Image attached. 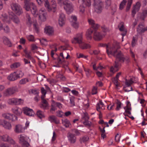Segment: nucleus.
Segmentation results:
<instances>
[{
	"instance_id": "29",
	"label": "nucleus",
	"mask_w": 147,
	"mask_h": 147,
	"mask_svg": "<svg viewBox=\"0 0 147 147\" xmlns=\"http://www.w3.org/2000/svg\"><path fill=\"white\" fill-rule=\"evenodd\" d=\"M144 25L142 23L140 24L137 28V31L139 33H142L147 30H146L147 29V27L145 28H144Z\"/></svg>"
},
{
	"instance_id": "46",
	"label": "nucleus",
	"mask_w": 147,
	"mask_h": 147,
	"mask_svg": "<svg viewBox=\"0 0 147 147\" xmlns=\"http://www.w3.org/2000/svg\"><path fill=\"white\" fill-rule=\"evenodd\" d=\"M132 3V0H128V3L127 4L126 10L127 11H128L130 9Z\"/></svg>"
},
{
	"instance_id": "62",
	"label": "nucleus",
	"mask_w": 147,
	"mask_h": 147,
	"mask_svg": "<svg viewBox=\"0 0 147 147\" xmlns=\"http://www.w3.org/2000/svg\"><path fill=\"white\" fill-rule=\"evenodd\" d=\"M78 57V58H82L85 59H86L87 56H84L83 54L82 53H80L77 55Z\"/></svg>"
},
{
	"instance_id": "48",
	"label": "nucleus",
	"mask_w": 147,
	"mask_h": 147,
	"mask_svg": "<svg viewBox=\"0 0 147 147\" xmlns=\"http://www.w3.org/2000/svg\"><path fill=\"white\" fill-rule=\"evenodd\" d=\"M26 38L29 41L33 42L34 41V37L33 35H27Z\"/></svg>"
},
{
	"instance_id": "60",
	"label": "nucleus",
	"mask_w": 147,
	"mask_h": 147,
	"mask_svg": "<svg viewBox=\"0 0 147 147\" xmlns=\"http://www.w3.org/2000/svg\"><path fill=\"white\" fill-rule=\"evenodd\" d=\"M71 21L73 22H76L77 21V18L75 16H72L71 17Z\"/></svg>"
},
{
	"instance_id": "13",
	"label": "nucleus",
	"mask_w": 147,
	"mask_h": 147,
	"mask_svg": "<svg viewBox=\"0 0 147 147\" xmlns=\"http://www.w3.org/2000/svg\"><path fill=\"white\" fill-rule=\"evenodd\" d=\"M11 7L12 10L17 15H20L22 13V8L18 3H13L11 4Z\"/></svg>"
},
{
	"instance_id": "22",
	"label": "nucleus",
	"mask_w": 147,
	"mask_h": 147,
	"mask_svg": "<svg viewBox=\"0 0 147 147\" xmlns=\"http://www.w3.org/2000/svg\"><path fill=\"white\" fill-rule=\"evenodd\" d=\"M23 111L24 114L28 116H33L34 113L32 109L27 107L23 108Z\"/></svg>"
},
{
	"instance_id": "41",
	"label": "nucleus",
	"mask_w": 147,
	"mask_h": 147,
	"mask_svg": "<svg viewBox=\"0 0 147 147\" xmlns=\"http://www.w3.org/2000/svg\"><path fill=\"white\" fill-rule=\"evenodd\" d=\"M89 139V138L87 136H85L80 139V142L81 143H84L87 142Z\"/></svg>"
},
{
	"instance_id": "64",
	"label": "nucleus",
	"mask_w": 147,
	"mask_h": 147,
	"mask_svg": "<svg viewBox=\"0 0 147 147\" xmlns=\"http://www.w3.org/2000/svg\"><path fill=\"white\" fill-rule=\"evenodd\" d=\"M0 147H11L7 144L2 143L0 145Z\"/></svg>"
},
{
	"instance_id": "8",
	"label": "nucleus",
	"mask_w": 147,
	"mask_h": 147,
	"mask_svg": "<svg viewBox=\"0 0 147 147\" xmlns=\"http://www.w3.org/2000/svg\"><path fill=\"white\" fill-rule=\"evenodd\" d=\"M24 75V73L21 70H18L10 74L7 79L10 81H13L22 77Z\"/></svg>"
},
{
	"instance_id": "11",
	"label": "nucleus",
	"mask_w": 147,
	"mask_h": 147,
	"mask_svg": "<svg viewBox=\"0 0 147 147\" xmlns=\"http://www.w3.org/2000/svg\"><path fill=\"white\" fill-rule=\"evenodd\" d=\"M103 4L101 0H94V6L95 11L98 13L101 12Z\"/></svg>"
},
{
	"instance_id": "6",
	"label": "nucleus",
	"mask_w": 147,
	"mask_h": 147,
	"mask_svg": "<svg viewBox=\"0 0 147 147\" xmlns=\"http://www.w3.org/2000/svg\"><path fill=\"white\" fill-rule=\"evenodd\" d=\"M98 29H93V31L92 33V37H93L94 39L96 40H101L105 35V33L108 31V29L106 26H103L102 27V31L104 32L103 34H101L100 32L97 31Z\"/></svg>"
},
{
	"instance_id": "36",
	"label": "nucleus",
	"mask_w": 147,
	"mask_h": 147,
	"mask_svg": "<svg viewBox=\"0 0 147 147\" xmlns=\"http://www.w3.org/2000/svg\"><path fill=\"white\" fill-rule=\"evenodd\" d=\"M147 16V8L144 9L141 14L140 18L142 20H144Z\"/></svg>"
},
{
	"instance_id": "12",
	"label": "nucleus",
	"mask_w": 147,
	"mask_h": 147,
	"mask_svg": "<svg viewBox=\"0 0 147 147\" xmlns=\"http://www.w3.org/2000/svg\"><path fill=\"white\" fill-rule=\"evenodd\" d=\"M79 3H82V5L80 6V12L81 13H83L85 11V7H89L91 5L90 0H79Z\"/></svg>"
},
{
	"instance_id": "20",
	"label": "nucleus",
	"mask_w": 147,
	"mask_h": 147,
	"mask_svg": "<svg viewBox=\"0 0 147 147\" xmlns=\"http://www.w3.org/2000/svg\"><path fill=\"white\" fill-rule=\"evenodd\" d=\"M65 14L61 13L59 15L58 22L59 25L60 26H63L65 24Z\"/></svg>"
},
{
	"instance_id": "61",
	"label": "nucleus",
	"mask_w": 147,
	"mask_h": 147,
	"mask_svg": "<svg viewBox=\"0 0 147 147\" xmlns=\"http://www.w3.org/2000/svg\"><path fill=\"white\" fill-rule=\"evenodd\" d=\"M57 116L59 117H62L63 115V113L61 111H59L57 112Z\"/></svg>"
},
{
	"instance_id": "17",
	"label": "nucleus",
	"mask_w": 147,
	"mask_h": 147,
	"mask_svg": "<svg viewBox=\"0 0 147 147\" xmlns=\"http://www.w3.org/2000/svg\"><path fill=\"white\" fill-rule=\"evenodd\" d=\"M57 107L60 109L62 107V104L59 102H56L53 101L51 103L50 112L52 113H53V112L57 109Z\"/></svg>"
},
{
	"instance_id": "43",
	"label": "nucleus",
	"mask_w": 147,
	"mask_h": 147,
	"mask_svg": "<svg viewBox=\"0 0 147 147\" xmlns=\"http://www.w3.org/2000/svg\"><path fill=\"white\" fill-rule=\"evenodd\" d=\"M29 81L28 78H23L20 80V83L21 84H24L28 82Z\"/></svg>"
},
{
	"instance_id": "25",
	"label": "nucleus",
	"mask_w": 147,
	"mask_h": 147,
	"mask_svg": "<svg viewBox=\"0 0 147 147\" xmlns=\"http://www.w3.org/2000/svg\"><path fill=\"white\" fill-rule=\"evenodd\" d=\"M24 129V127L22 125L18 124L15 126L14 130L16 133H19L23 132Z\"/></svg>"
},
{
	"instance_id": "26",
	"label": "nucleus",
	"mask_w": 147,
	"mask_h": 147,
	"mask_svg": "<svg viewBox=\"0 0 147 147\" xmlns=\"http://www.w3.org/2000/svg\"><path fill=\"white\" fill-rule=\"evenodd\" d=\"M9 18L16 24H18L19 22V18L13 13H12L11 14H9Z\"/></svg>"
},
{
	"instance_id": "52",
	"label": "nucleus",
	"mask_w": 147,
	"mask_h": 147,
	"mask_svg": "<svg viewBox=\"0 0 147 147\" xmlns=\"http://www.w3.org/2000/svg\"><path fill=\"white\" fill-rule=\"evenodd\" d=\"M106 6L107 9H108L111 4V0H106L105 1Z\"/></svg>"
},
{
	"instance_id": "57",
	"label": "nucleus",
	"mask_w": 147,
	"mask_h": 147,
	"mask_svg": "<svg viewBox=\"0 0 147 147\" xmlns=\"http://www.w3.org/2000/svg\"><path fill=\"white\" fill-rule=\"evenodd\" d=\"M72 25L76 29L78 28L79 27V24L78 23L76 22H73Z\"/></svg>"
},
{
	"instance_id": "33",
	"label": "nucleus",
	"mask_w": 147,
	"mask_h": 147,
	"mask_svg": "<svg viewBox=\"0 0 147 147\" xmlns=\"http://www.w3.org/2000/svg\"><path fill=\"white\" fill-rule=\"evenodd\" d=\"M3 41L4 43L9 47L12 46V44L9 39L5 36L3 38Z\"/></svg>"
},
{
	"instance_id": "44",
	"label": "nucleus",
	"mask_w": 147,
	"mask_h": 147,
	"mask_svg": "<svg viewBox=\"0 0 147 147\" xmlns=\"http://www.w3.org/2000/svg\"><path fill=\"white\" fill-rule=\"evenodd\" d=\"M84 70L86 72V74L87 76L89 77L90 76L91 73H92V71L86 68H84Z\"/></svg>"
},
{
	"instance_id": "45",
	"label": "nucleus",
	"mask_w": 147,
	"mask_h": 147,
	"mask_svg": "<svg viewBox=\"0 0 147 147\" xmlns=\"http://www.w3.org/2000/svg\"><path fill=\"white\" fill-rule=\"evenodd\" d=\"M40 42L42 45H46L48 44V41L45 38H42L40 40Z\"/></svg>"
},
{
	"instance_id": "58",
	"label": "nucleus",
	"mask_w": 147,
	"mask_h": 147,
	"mask_svg": "<svg viewBox=\"0 0 147 147\" xmlns=\"http://www.w3.org/2000/svg\"><path fill=\"white\" fill-rule=\"evenodd\" d=\"M130 53L131 57L133 59L134 61L136 62V59L135 58V55L131 49L130 50Z\"/></svg>"
},
{
	"instance_id": "4",
	"label": "nucleus",
	"mask_w": 147,
	"mask_h": 147,
	"mask_svg": "<svg viewBox=\"0 0 147 147\" xmlns=\"http://www.w3.org/2000/svg\"><path fill=\"white\" fill-rule=\"evenodd\" d=\"M36 0L39 5H42L44 4L48 11H52L53 12H55L56 11V5L55 1L53 0L51 2V5H50L49 4V1L48 0Z\"/></svg>"
},
{
	"instance_id": "15",
	"label": "nucleus",
	"mask_w": 147,
	"mask_h": 147,
	"mask_svg": "<svg viewBox=\"0 0 147 147\" xmlns=\"http://www.w3.org/2000/svg\"><path fill=\"white\" fill-rule=\"evenodd\" d=\"M7 102L9 104L11 105H19L22 104L23 100L21 99L13 98L9 99Z\"/></svg>"
},
{
	"instance_id": "47",
	"label": "nucleus",
	"mask_w": 147,
	"mask_h": 147,
	"mask_svg": "<svg viewBox=\"0 0 147 147\" xmlns=\"http://www.w3.org/2000/svg\"><path fill=\"white\" fill-rule=\"evenodd\" d=\"M132 3V0H128V3L127 4L126 10L127 11H128L130 9Z\"/></svg>"
},
{
	"instance_id": "39",
	"label": "nucleus",
	"mask_w": 147,
	"mask_h": 147,
	"mask_svg": "<svg viewBox=\"0 0 147 147\" xmlns=\"http://www.w3.org/2000/svg\"><path fill=\"white\" fill-rule=\"evenodd\" d=\"M24 52L25 54V56L28 59L32 57L31 56V52L30 51H28L26 49H25L24 50Z\"/></svg>"
},
{
	"instance_id": "40",
	"label": "nucleus",
	"mask_w": 147,
	"mask_h": 147,
	"mask_svg": "<svg viewBox=\"0 0 147 147\" xmlns=\"http://www.w3.org/2000/svg\"><path fill=\"white\" fill-rule=\"evenodd\" d=\"M36 115L40 119H41L44 117L43 112L40 110H38L37 111Z\"/></svg>"
},
{
	"instance_id": "37",
	"label": "nucleus",
	"mask_w": 147,
	"mask_h": 147,
	"mask_svg": "<svg viewBox=\"0 0 147 147\" xmlns=\"http://www.w3.org/2000/svg\"><path fill=\"white\" fill-rule=\"evenodd\" d=\"M20 65L21 64L20 63L16 62L12 64L10 66V67L12 69H14L19 67Z\"/></svg>"
},
{
	"instance_id": "7",
	"label": "nucleus",
	"mask_w": 147,
	"mask_h": 147,
	"mask_svg": "<svg viewBox=\"0 0 147 147\" xmlns=\"http://www.w3.org/2000/svg\"><path fill=\"white\" fill-rule=\"evenodd\" d=\"M58 3L61 5H64V8L67 13L69 14L73 10V6L72 3L69 0H63L62 3H60L58 1Z\"/></svg>"
},
{
	"instance_id": "18",
	"label": "nucleus",
	"mask_w": 147,
	"mask_h": 147,
	"mask_svg": "<svg viewBox=\"0 0 147 147\" xmlns=\"http://www.w3.org/2000/svg\"><path fill=\"white\" fill-rule=\"evenodd\" d=\"M70 56L69 53L65 51L61 53L58 58L59 62L60 63H62L64 61V59L65 58L67 59Z\"/></svg>"
},
{
	"instance_id": "24",
	"label": "nucleus",
	"mask_w": 147,
	"mask_h": 147,
	"mask_svg": "<svg viewBox=\"0 0 147 147\" xmlns=\"http://www.w3.org/2000/svg\"><path fill=\"white\" fill-rule=\"evenodd\" d=\"M54 30L53 28L50 26H46L45 28V32L47 35H51L53 34Z\"/></svg>"
},
{
	"instance_id": "38",
	"label": "nucleus",
	"mask_w": 147,
	"mask_h": 147,
	"mask_svg": "<svg viewBox=\"0 0 147 147\" xmlns=\"http://www.w3.org/2000/svg\"><path fill=\"white\" fill-rule=\"evenodd\" d=\"M62 121L63 124L66 127H69L71 125V123L67 119L62 120Z\"/></svg>"
},
{
	"instance_id": "59",
	"label": "nucleus",
	"mask_w": 147,
	"mask_h": 147,
	"mask_svg": "<svg viewBox=\"0 0 147 147\" xmlns=\"http://www.w3.org/2000/svg\"><path fill=\"white\" fill-rule=\"evenodd\" d=\"M97 88L96 87H94L92 90V94H96L97 93Z\"/></svg>"
},
{
	"instance_id": "34",
	"label": "nucleus",
	"mask_w": 147,
	"mask_h": 147,
	"mask_svg": "<svg viewBox=\"0 0 147 147\" xmlns=\"http://www.w3.org/2000/svg\"><path fill=\"white\" fill-rule=\"evenodd\" d=\"M104 105L101 100H100L99 102L96 105V109L97 111H99L100 109H105Z\"/></svg>"
},
{
	"instance_id": "16",
	"label": "nucleus",
	"mask_w": 147,
	"mask_h": 147,
	"mask_svg": "<svg viewBox=\"0 0 147 147\" xmlns=\"http://www.w3.org/2000/svg\"><path fill=\"white\" fill-rule=\"evenodd\" d=\"M2 116L5 118L12 121L17 119V117L14 115L9 113H4L2 114Z\"/></svg>"
},
{
	"instance_id": "56",
	"label": "nucleus",
	"mask_w": 147,
	"mask_h": 147,
	"mask_svg": "<svg viewBox=\"0 0 147 147\" xmlns=\"http://www.w3.org/2000/svg\"><path fill=\"white\" fill-rule=\"evenodd\" d=\"M118 79L116 78H115L113 80V82L115 85L118 86H119V83L118 81Z\"/></svg>"
},
{
	"instance_id": "30",
	"label": "nucleus",
	"mask_w": 147,
	"mask_h": 147,
	"mask_svg": "<svg viewBox=\"0 0 147 147\" xmlns=\"http://www.w3.org/2000/svg\"><path fill=\"white\" fill-rule=\"evenodd\" d=\"M12 110L13 113L18 116L20 115L22 113V110L21 109L17 107H13Z\"/></svg>"
},
{
	"instance_id": "51",
	"label": "nucleus",
	"mask_w": 147,
	"mask_h": 147,
	"mask_svg": "<svg viewBox=\"0 0 147 147\" xmlns=\"http://www.w3.org/2000/svg\"><path fill=\"white\" fill-rule=\"evenodd\" d=\"M92 67L93 69L94 70H97V69H102L103 68V67L101 66H99L97 67L96 66V64L94 63Z\"/></svg>"
},
{
	"instance_id": "27",
	"label": "nucleus",
	"mask_w": 147,
	"mask_h": 147,
	"mask_svg": "<svg viewBox=\"0 0 147 147\" xmlns=\"http://www.w3.org/2000/svg\"><path fill=\"white\" fill-rule=\"evenodd\" d=\"M89 119V118L88 114L84 113V116L83 117V119L84 120L83 122V123L84 125L89 126L91 125V122L88 121Z\"/></svg>"
},
{
	"instance_id": "1",
	"label": "nucleus",
	"mask_w": 147,
	"mask_h": 147,
	"mask_svg": "<svg viewBox=\"0 0 147 147\" xmlns=\"http://www.w3.org/2000/svg\"><path fill=\"white\" fill-rule=\"evenodd\" d=\"M100 45V47H106V52L109 56L113 55L116 58L114 66H111L110 69L111 73L113 74L118 70L120 62H123L125 60L121 52L117 51L120 47L119 43L116 42L112 47L110 46L109 45L103 44H101Z\"/></svg>"
},
{
	"instance_id": "42",
	"label": "nucleus",
	"mask_w": 147,
	"mask_h": 147,
	"mask_svg": "<svg viewBox=\"0 0 147 147\" xmlns=\"http://www.w3.org/2000/svg\"><path fill=\"white\" fill-rule=\"evenodd\" d=\"M125 111V113L128 115H130L131 114V112L130 111L131 110V108L130 107L127 106L124 108Z\"/></svg>"
},
{
	"instance_id": "14",
	"label": "nucleus",
	"mask_w": 147,
	"mask_h": 147,
	"mask_svg": "<svg viewBox=\"0 0 147 147\" xmlns=\"http://www.w3.org/2000/svg\"><path fill=\"white\" fill-rule=\"evenodd\" d=\"M18 91V88L16 86H13L7 89L4 92L6 96L11 95Z\"/></svg>"
},
{
	"instance_id": "35",
	"label": "nucleus",
	"mask_w": 147,
	"mask_h": 147,
	"mask_svg": "<svg viewBox=\"0 0 147 147\" xmlns=\"http://www.w3.org/2000/svg\"><path fill=\"white\" fill-rule=\"evenodd\" d=\"M3 127L6 129L10 130L12 128V125L10 122L5 121Z\"/></svg>"
},
{
	"instance_id": "10",
	"label": "nucleus",
	"mask_w": 147,
	"mask_h": 147,
	"mask_svg": "<svg viewBox=\"0 0 147 147\" xmlns=\"http://www.w3.org/2000/svg\"><path fill=\"white\" fill-rule=\"evenodd\" d=\"M19 142L23 146L28 147L30 144L28 142L29 138L24 134L20 135L18 137Z\"/></svg>"
},
{
	"instance_id": "21",
	"label": "nucleus",
	"mask_w": 147,
	"mask_h": 147,
	"mask_svg": "<svg viewBox=\"0 0 147 147\" xmlns=\"http://www.w3.org/2000/svg\"><path fill=\"white\" fill-rule=\"evenodd\" d=\"M133 83V81L132 79L131 78L130 80H127V79L125 80V86L123 87L124 90L125 92H129L132 90V88L131 87H130V89L129 90L127 89L126 88V86L127 87H129L131 84Z\"/></svg>"
},
{
	"instance_id": "5",
	"label": "nucleus",
	"mask_w": 147,
	"mask_h": 147,
	"mask_svg": "<svg viewBox=\"0 0 147 147\" xmlns=\"http://www.w3.org/2000/svg\"><path fill=\"white\" fill-rule=\"evenodd\" d=\"M88 21L90 25L92 27L89 29L86 32V36L88 39L90 40L92 39V33L93 32V29H98L99 26L98 24H95L94 20L91 18H88Z\"/></svg>"
},
{
	"instance_id": "53",
	"label": "nucleus",
	"mask_w": 147,
	"mask_h": 147,
	"mask_svg": "<svg viewBox=\"0 0 147 147\" xmlns=\"http://www.w3.org/2000/svg\"><path fill=\"white\" fill-rule=\"evenodd\" d=\"M1 19L2 20L5 22H6L7 21V14H4L2 15Z\"/></svg>"
},
{
	"instance_id": "31",
	"label": "nucleus",
	"mask_w": 147,
	"mask_h": 147,
	"mask_svg": "<svg viewBox=\"0 0 147 147\" xmlns=\"http://www.w3.org/2000/svg\"><path fill=\"white\" fill-rule=\"evenodd\" d=\"M32 21L30 16L28 14H26V24L28 26L30 27L32 23Z\"/></svg>"
},
{
	"instance_id": "32",
	"label": "nucleus",
	"mask_w": 147,
	"mask_h": 147,
	"mask_svg": "<svg viewBox=\"0 0 147 147\" xmlns=\"http://www.w3.org/2000/svg\"><path fill=\"white\" fill-rule=\"evenodd\" d=\"M48 119L51 122L55 123L56 124H58L59 123V120L55 116H50L49 117Z\"/></svg>"
},
{
	"instance_id": "2",
	"label": "nucleus",
	"mask_w": 147,
	"mask_h": 147,
	"mask_svg": "<svg viewBox=\"0 0 147 147\" xmlns=\"http://www.w3.org/2000/svg\"><path fill=\"white\" fill-rule=\"evenodd\" d=\"M24 7L27 11L30 10L32 14L36 16L38 15L39 18L42 21H45L46 20L47 13L44 8L40 9L38 12L36 6L33 3L30 2V0H24Z\"/></svg>"
},
{
	"instance_id": "19",
	"label": "nucleus",
	"mask_w": 147,
	"mask_h": 147,
	"mask_svg": "<svg viewBox=\"0 0 147 147\" xmlns=\"http://www.w3.org/2000/svg\"><path fill=\"white\" fill-rule=\"evenodd\" d=\"M140 6V3L138 1L136 2V5L133 6L131 12V15L133 17H134L136 12L139 11Z\"/></svg>"
},
{
	"instance_id": "63",
	"label": "nucleus",
	"mask_w": 147,
	"mask_h": 147,
	"mask_svg": "<svg viewBox=\"0 0 147 147\" xmlns=\"http://www.w3.org/2000/svg\"><path fill=\"white\" fill-rule=\"evenodd\" d=\"M70 102L71 106H73L75 105L74 100V98H71L70 99Z\"/></svg>"
},
{
	"instance_id": "55",
	"label": "nucleus",
	"mask_w": 147,
	"mask_h": 147,
	"mask_svg": "<svg viewBox=\"0 0 147 147\" xmlns=\"http://www.w3.org/2000/svg\"><path fill=\"white\" fill-rule=\"evenodd\" d=\"M33 25L35 31L36 33H38L39 32V29L37 24L34 23L33 24Z\"/></svg>"
},
{
	"instance_id": "28",
	"label": "nucleus",
	"mask_w": 147,
	"mask_h": 147,
	"mask_svg": "<svg viewBox=\"0 0 147 147\" xmlns=\"http://www.w3.org/2000/svg\"><path fill=\"white\" fill-rule=\"evenodd\" d=\"M68 138L69 141L71 143L74 144L76 141V138L74 134L71 133H69L68 134Z\"/></svg>"
},
{
	"instance_id": "3",
	"label": "nucleus",
	"mask_w": 147,
	"mask_h": 147,
	"mask_svg": "<svg viewBox=\"0 0 147 147\" xmlns=\"http://www.w3.org/2000/svg\"><path fill=\"white\" fill-rule=\"evenodd\" d=\"M73 43L79 44V47L83 49H89L91 47L90 44L87 43L83 41V36L82 33L77 34L71 40Z\"/></svg>"
},
{
	"instance_id": "54",
	"label": "nucleus",
	"mask_w": 147,
	"mask_h": 147,
	"mask_svg": "<svg viewBox=\"0 0 147 147\" xmlns=\"http://www.w3.org/2000/svg\"><path fill=\"white\" fill-rule=\"evenodd\" d=\"M121 103L120 101H118L117 103V107L116 110L117 111L119 110L121 108Z\"/></svg>"
},
{
	"instance_id": "9",
	"label": "nucleus",
	"mask_w": 147,
	"mask_h": 147,
	"mask_svg": "<svg viewBox=\"0 0 147 147\" xmlns=\"http://www.w3.org/2000/svg\"><path fill=\"white\" fill-rule=\"evenodd\" d=\"M41 91L42 95L41 96L42 100V104L40 105L41 108L44 109H47L48 107V105L47 100L44 98L45 97L46 91L44 88L42 87L41 88Z\"/></svg>"
},
{
	"instance_id": "23",
	"label": "nucleus",
	"mask_w": 147,
	"mask_h": 147,
	"mask_svg": "<svg viewBox=\"0 0 147 147\" xmlns=\"http://www.w3.org/2000/svg\"><path fill=\"white\" fill-rule=\"evenodd\" d=\"M118 27L119 28L120 30L122 32L121 33V34L122 36V41L123 38V36H125L126 34L127 30L124 27L123 23V22H121L118 26Z\"/></svg>"
},
{
	"instance_id": "50",
	"label": "nucleus",
	"mask_w": 147,
	"mask_h": 147,
	"mask_svg": "<svg viewBox=\"0 0 147 147\" xmlns=\"http://www.w3.org/2000/svg\"><path fill=\"white\" fill-rule=\"evenodd\" d=\"M3 29L6 33H9L10 32V29L9 26L7 25L3 26Z\"/></svg>"
},
{
	"instance_id": "49",
	"label": "nucleus",
	"mask_w": 147,
	"mask_h": 147,
	"mask_svg": "<svg viewBox=\"0 0 147 147\" xmlns=\"http://www.w3.org/2000/svg\"><path fill=\"white\" fill-rule=\"evenodd\" d=\"M126 1L125 0H123L120 3L119 6V9L121 10H122L124 7V6L125 5Z\"/></svg>"
}]
</instances>
